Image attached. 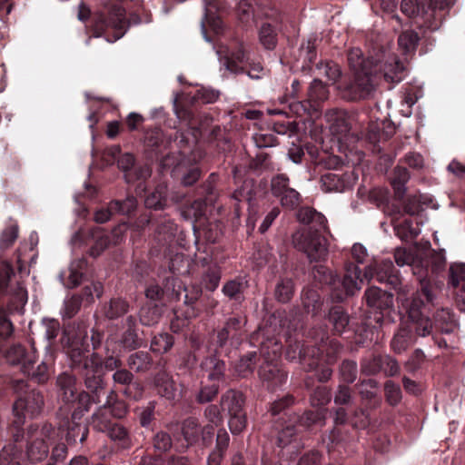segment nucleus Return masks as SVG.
Returning a JSON list of instances; mask_svg holds the SVG:
<instances>
[{
    "label": "nucleus",
    "instance_id": "f257e3e1",
    "mask_svg": "<svg viewBox=\"0 0 465 465\" xmlns=\"http://www.w3.org/2000/svg\"><path fill=\"white\" fill-rule=\"evenodd\" d=\"M374 277L378 282L390 284L398 291L397 299L405 310L414 332L420 337L430 335L433 325L426 314V302L418 291L412 293L411 298L406 297L409 288L407 285L402 286L401 279L391 260L381 261L376 268L366 267L362 276L360 268L350 262L345 267L342 279L331 272H328L327 274H324V282L331 286L332 299L336 302H342L361 289L364 279L371 280Z\"/></svg>",
    "mask_w": 465,
    "mask_h": 465
},
{
    "label": "nucleus",
    "instance_id": "f03ea898",
    "mask_svg": "<svg viewBox=\"0 0 465 465\" xmlns=\"http://www.w3.org/2000/svg\"><path fill=\"white\" fill-rule=\"evenodd\" d=\"M348 62L353 71V80L344 87L343 95L351 101L366 99L374 91L375 80L384 79L387 83L398 84L406 75L404 61L388 48H381L365 59L359 48H352L348 54Z\"/></svg>",
    "mask_w": 465,
    "mask_h": 465
},
{
    "label": "nucleus",
    "instance_id": "7ed1b4c3",
    "mask_svg": "<svg viewBox=\"0 0 465 465\" xmlns=\"http://www.w3.org/2000/svg\"><path fill=\"white\" fill-rule=\"evenodd\" d=\"M65 353L70 360V367L79 371L84 380V384L90 391L97 392L103 389L102 359L90 351L88 336L85 331L74 333L65 331Z\"/></svg>",
    "mask_w": 465,
    "mask_h": 465
},
{
    "label": "nucleus",
    "instance_id": "20e7f679",
    "mask_svg": "<svg viewBox=\"0 0 465 465\" xmlns=\"http://www.w3.org/2000/svg\"><path fill=\"white\" fill-rule=\"evenodd\" d=\"M260 352L264 361L259 367V377L269 390H275L287 380V372L281 368L278 361L282 345L275 338L268 339L262 342Z\"/></svg>",
    "mask_w": 465,
    "mask_h": 465
},
{
    "label": "nucleus",
    "instance_id": "39448f33",
    "mask_svg": "<svg viewBox=\"0 0 465 465\" xmlns=\"http://www.w3.org/2000/svg\"><path fill=\"white\" fill-rule=\"evenodd\" d=\"M448 0H402L401 12L422 27L435 31L441 25L440 12L449 6Z\"/></svg>",
    "mask_w": 465,
    "mask_h": 465
},
{
    "label": "nucleus",
    "instance_id": "423d86ee",
    "mask_svg": "<svg viewBox=\"0 0 465 465\" xmlns=\"http://www.w3.org/2000/svg\"><path fill=\"white\" fill-rule=\"evenodd\" d=\"M129 25V22L125 18V10L121 6L114 5L107 15L100 14L95 17L93 25L94 35L95 37H100L112 31L113 38L106 37V40L113 43L124 35Z\"/></svg>",
    "mask_w": 465,
    "mask_h": 465
},
{
    "label": "nucleus",
    "instance_id": "0eeeda50",
    "mask_svg": "<svg viewBox=\"0 0 465 465\" xmlns=\"http://www.w3.org/2000/svg\"><path fill=\"white\" fill-rule=\"evenodd\" d=\"M27 456L32 462L45 460L49 453L47 442L54 441L58 433L52 424L45 423L41 428L30 426L28 429Z\"/></svg>",
    "mask_w": 465,
    "mask_h": 465
},
{
    "label": "nucleus",
    "instance_id": "6e6552de",
    "mask_svg": "<svg viewBox=\"0 0 465 465\" xmlns=\"http://www.w3.org/2000/svg\"><path fill=\"white\" fill-rule=\"evenodd\" d=\"M293 246L304 252L311 262H320L328 254L327 241L312 231H298L292 234Z\"/></svg>",
    "mask_w": 465,
    "mask_h": 465
},
{
    "label": "nucleus",
    "instance_id": "1a4fd4ad",
    "mask_svg": "<svg viewBox=\"0 0 465 465\" xmlns=\"http://www.w3.org/2000/svg\"><path fill=\"white\" fill-rule=\"evenodd\" d=\"M331 134L339 140L347 136L353 129L362 128L367 119L365 114L348 113L343 110H331L326 114Z\"/></svg>",
    "mask_w": 465,
    "mask_h": 465
},
{
    "label": "nucleus",
    "instance_id": "9d476101",
    "mask_svg": "<svg viewBox=\"0 0 465 465\" xmlns=\"http://www.w3.org/2000/svg\"><path fill=\"white\" fill-rule=\"evenodd\" d=\"M394 259L399 266L410 265L413 275L420 282V289L418 291L425 298L426 303H432L435 298L434 293L430 292L429 283L425 281L429 275V269L423 266V262L419 261L420 257L407 251L405 248H397L394 252Z\"/></svg>",
    "mask_w": 465,
    "mask_h": 465
},
{
    "label": "nucleus",
    "instance_id": "9b49d317",
    "mask_svg": "<svg viewBox=\"0 0 465 465\" xmlns=\"http://www.w3.org/2000/svg\"><path fill=\"white\" fill-rule=\"evenodd\" d=\"M27 299V291L18 282L11 291V299L6 307L0 309V336L2 338L7 339L13 334L14 325L8 316L14 313L22 314Z\"/></svg>",
    "mask_w": 465,
    "mask_h": 465
},
{
    "label": "nucleus",
    "instance_id": "f8f14e48",
    "mask_svg": "<svg viewBox=\"0 0 465 465\" xmlns=\"http://www.w3.org/2000/svg\"><path fill=\"white\" fill-rule=\"evenodd\" d=\"M271 191L272 195L280 200L283 208L293 210L300 204L301 195L290 186V179L286 174L281 173L272 177Z\"/></svg>",
    "mask_w": 465,
    "mask_h": 465
},
{
    "label": "nucleus",
    "instance_id": "ddd939ff",
    "mask_svg": "<svg viewBox=\"0 0 465 465\" xmlns=\"http://www.w3.org/2000/svg\"><path fill=\"white\" fill-rule=\"evenodd\" d=\"M44 405L43 395L35 391H30L25 396H20L13 406L14 414L16 416L15 422L23 423L25 417H35L38 415Z\"/></svg>",
    "mask_w": 465,
    "mask_h": 465
},
{
    "label": "nucleus",
    "instance_id": "4468645a",
    "mask_svg": "<svg viewBox=\"0 0 465 465\" xmlns=\"http://www.w3.org/2000/svg\"><path fill=\"white\" fill-rule=\"evenodd\" d=\"M118 167L124 172V179L128 183L140 182L138 189L143 191V182L148 179L152 171L146 164L136 165L134 156L126 153L122 154L117 161Z\"/></svg>",
    "mask_w": 465,
    "mask_h": 465
},
{
    "label": "nucleus",
    "instance_id": "2eb2a0df",
    "mask_svg": "<svg viewBox=\"0 0 465 465\" xmlns=\"http://www.w3.org/2000/svg\"><path fill=\"white\" fill-rule=\"evenodd\" d=\"M320 349L314 346H304L301 342L290 344L286 351L289 361H299L307 371L314 370L319 364Z\"/></svg>",
    "mask_w": 465,
    "mask_h": 465
},
{
    "label": "nucleus",
    "instance_id": "dca6fc26",
    "mask_svg": "<svg viewBox=\"0 0 465 465\" xmlns=\"http://www.w3.org/2000/svg\"><path fill=\"white\" fill-rule=\"evenodd\" d=\"M247 321L243 316L230 317L224 327L217 334V343L223 347L228 341L232 346H237L241 343L243 335V327Z\"/></svg>",
    "mask_w": 465,
    "mask_h": 465
},
{
    "label": "nucleus",
    "instance_id": "f3484780",
    "mask_svg": "<svg viewBox=\"0 0 465 465\" xmlns=\"http://www.w3.org/2000/svg\"><path fill=\"white\" fill-rule=\"evenodd\" d=\"M36 350L34 344L28 348L21 344H15L6 351L7 361L12 365L20 366L23 373L30 371L32 364L36 362Z\"/></svg>",
    "mask_w": 465,
    "mask_h": 465
},
{
    "label": "nucleus",
    "instance_id": "a211bd4d",
    "mask_svg": "<svg viewBox=\"0 0 465 465\" xmlns=\"http://www.w3.org/2000/svg\"><path fill=\"white\" fill-rule=\"evenodd\" d=\"M77 415L76 412H73L71 420L66 419L61 421L58 426L60 432H65V440L69 445L76 443L77 440L84 442L88 436L89 430L87 426L77 421L81 419Z\"/></svg>",
    "mask_w": 465,
    "mask_h": 465
},
{
    "label": "nucleus",
    "instance_id": "6ab92c4d",
    "mask_svg": "<svg viewBox=\"0 0 465 465\" xmlns=\"http://www.w3.org/2000/svg\"><path fill=\"white\" fill-rule=\"evenodd\" d=\"M364 297L367 305L382 312L393 307V295L379 287H370L365 291Z\"/></svg>",
    "mask_w": 465,
    "mask_h": 465
},
{
    "label": "nucleus",
    "instance_id": "aec40b11",
    "mask_svg": "<svg viewBox=\"0 0 465 465\" xmlns=\"http://www.w3.org/2000/svg\"><path fill=\"white\" fill-rule=\"evenodd\" d=\"M250 57L242 44H238L234 49L226 52L222 63L232 73H245L243 64L249 62Z\"/></svg>",
    "mask_w": 465,
    "mask_h": 465
},
{
    "label": "nucleus",
    "instance_id": "412c9836",
    "mask_svg": "<svg viewBox=\"0 0 465 465\" xmlns=\"http://www.w3.org/2000/svg\"><path fill=\"white\" fill-rule=\"evenodd\" d=\"M120 228H115L112 231L111 235L104 232L98 230L93 234L94 242L90 248V255L93 257L99 256L112 242L118 244L122 238L120 237Z\"/></svg>",
    "mask_w": 465,
    "mask_h": 465
},
{
    "label": "nucleus",
    "instance_id": "4be33fe9",
    "mask_svg": "<svg viewBox=\"0 0 465 465\" xmlns=\"http://www.w3.org/2000/svg\"><path fill=\"white\" fill-rule=\"evenodd\" d=\"M419 261H422L423 266L429 269V275L425 281L429 283L430 292L433 293L430 277L439 273L445 268V257L442 253L437 252L434 250H428L424 255L420 256Z\"/></svg>",
    "mask_w": 465,
    "mask_h": 465
},
{
    "label": "nucleus",
    "instance_id": "5701e85b",
    "mask_svg": "<svg viewBox=\"0 0 465 465\" xmlns=\"http://www.w3.org/2000/svg\"><path fill=\"white\" fill-rule=\"evenodd\" d=\"M327 322L336 334H341L349 326L350 316L341 305L332 306L328 312Z\"/></svg>",
    "mask_w": 465,
    "mask_h": 465
},
{
    "label": "nucleus",
    "instance_id": "b1692460",
    "mask_svg": "<svg viewBox=\"0 0 465 465\" xmlns=\"http://www.w3.org/2000/svg\"><path fill=\"white\" fill-rule=\"evenodd\" d=\"M56 383L62 401L65 403L74 402L77 393L75 377L70 373L64 372L57 377Z\"/></svg>",
    "mask_w": 465,
    "mask_h": 465
},
{
    "label": "nucleus",
    "instance_id": "393cba45",
    "mask_svg": "<svg viewBox=\"0 0 465 465\" xmlns=\"http://www.w3.org/2000/svg\"><path fill=\"white\" fill-rule=\"evenodd\" d=\"M115 396H117L115 391L112 390L107 396L105 403L99 407L97 411L92 415L91 424L95 430L105 432L113 424L109 419L108 407H111V399L114 398Z\"/></svg>",
    "mask_w": 465,
    "mask_h": 465
},
{
    "label": "nucleus",
    "instance_id": "a878e982",
    "mask_svg": "<svg viewBox=\"0 0 465 465\" xmlns=\"http://www.w3.org/2000/svg\"><path fill=\"white\" fill-rule=\"evenodd\" d=\"M321 188L325 193H341L350 186L347 176L336 173L322 175Z\"/></svg>",
    "mask_w": 465,
    "mask_h": 465
},
{
    "label": "nucleus",
    "instance_id": "bb28decb",
    "mask_svg": "<svg viewBox=\"0 0 465 465\" xmlns=\"http://www.w3.org/2000/svg\"><path fill=\"white\" fill-rule=\"evenodd\" d=\"M244 399L242 392L228 390L221 397V409L228 414H235L243 411Z\"/></svg>",
    "mask_w": 465,
    "mask_h": 465
},
{
    "label": "nucleus",
    "instance_id": "cd10ccee",
    "mask_svg": "<svg viewBox=\"0 0 465 465\" xmlns=\"http://www.w3.org/2000/svg\"><path fill=\"white\" fill-rule=\"evenodd\" d=\"M154 386L157 393L168 401H173L177 395V389L175 387L173 378L166 372H159L154 377Z\"/></svg>",
    "mask_w": 465,
    "mask_h": 465
},
{
    "label": "nucleus",
    "instance_id": "c85d7f7f",
    "mask_svg": "<svg viewBox=\"0 0 465 465\" xmlns=\"http://www.w3.org/2000/svg\"><path fill=\"white\" fill-rule=\"evenodd\" d=\"M434 324L443 333L453 332L458 327V322L448 308L438 310L434 314Z\"/></svg>",
    "mask_w": 465,
    "mask_h": 465
},
{
    "label": "nucleus",
    "instance_id": "c756f323",
    "mask_svg": "<svg viewBox=\"0 0 465 465\" xmlns=\"http://www.w3.org/2000/svg\"><path fill=\"white\" fill-rule=\"evenodd\" d=\"M144 205L149 209H164L167 205V185L159 183L154 190L145 197Z\"/></svg>",
    "mask_w": 465,
    "mask_h": 465
},
{
    "label": "nucleus",
    "instance_id": "7c9ffc66",
    "mask_svg": "<svg viewBox=\"0 0 465 465\" xmlns=\"http://www.w3.org/2000/svg\"><path fill=\"white\" fill-rule=\"evenodd\" d=\"M202 368L208 372L211 381H223L225 373V363L216 356H210L202 362Z\"/></svg>",
    "mask_w": 465,
    "mask_h": 465
},
{
    "label": "nucleus",
    "instance_id": "2f4dec72",
    "mask_svg": "<svg viewBox=\"0 0 465 465\" xmlns=\"http://www.w3.org/2000/svg\"><path fill=\"white\" fill-rule=\"evenodd\" d=\"M153 364L151 355L146 351H136L128 356L127 365L136 372H145Z\"/></svg>",
    "mask_w": 465,
    "mask_h": 465
},
{
    "label": "nucleus",
    "instance_id": "473e14b6",
    "mask_svg": "<svg viewBox=\"0 0 465 465\" xmlns=\"http://www.w3.org/2000/svg\"><path fill=\"white\" fill-rule=\"evenodd\" d=\"M175 232V223L171 219L163 217L155 229V238L159 242L164 244L173 241Z\"/></svg>",
    "mask_w": 465,
    "mask_h": 465
},
{
    "label": "nucleus",
    "instance_id": "72a5a7b5",
    "mask_svg": "<svg viewBox=\"0 0 465 465\" xmlns=\"http://www.w3.org/2000/svg\"><path fill=\"white\" fill-rule=\"evenodd\" d=\"M299 430L300 429L293 420H290L285 425H282V428L278 430L276 437L277 446L283 449L291 444L294 440Z\"/></svg>",
    "mask_w": 465,
    "mask_h": 465
},
{
    "label": "nucleus",
    "instance_id": "f704fd0d",
    "mask_svg": "<svg viewBox=\"0 0 465 465\" xmlns=\"http://www.w3.org/2000/svg\"><path fill=\"white\" fill-rule=\"evenodd\" d=\"M182 433L188 444L196 443L201 435V426L198 420L193 417L185 419L182 423Z\"/></svg>",
    "mask_w": 465,
    "mask_h": 465
},
{
    "label": "nucleus",
    "instance_id": "c9c22d12",
    "mask_svg": "<svg viewBox=\"0 0 465 465\" xmlns=\"http://www.w3.org/2000/svg\"><path fill=\"white\" fill-rule=\"evenodd\" d=\"M410 180V173L405 167L397 166L393 171L391 185L398 198H402L406 192L405 184Z\"/></svg>",
    "mask_w": 465,
    "mask_h": 465
},
{
    "label": "nucleus",
    "instance_id": "e433bc0d",
    "mask_svg": "<svg viewBox=\"0 0 465 465\" xmlns=\"http://www.w3.org/2000/svg\"><path fill=\"white\" fill-rule=\"evenodd\" d=\"M292 420L299 429H307L314 424L322 425L324 420V411L322 410L308 411H305L302 416L294 417Z\"/></svg>",
    "mask_w": 465,
    "mask_h": 465
},
{
    "label": "nucleus",
    "instance_id": "4c0bfd02",
    "mask_svg": "<svg viewBox=\"0 0 465 465\" xmlns=\"http://www.w3.org/2000/svg\"><path fill=\"white\" fill-rule=\"evenodd\" d=\"M105 432L112 440L117 442L121 447L129 448L131 446V438L124 426L113 423Z\"/></svg>",
    "mask_w": 465,
    "mask_h": 465
},
{
    "label": "nucleus",
    "instance_id": "58836bf2",
    "mask_svg": "<svg viewBox=\"0 0 465 465\" xmlns=\"http://www.w3.org/2000/svg\"><path fill=\"white\" fill-rule=\"evenodd\" d=\"M302 300L303 307L308 313L316 315L322 310V302L316 291L312 289L303 291Z\"/></svg>",
    "mask_w": 465,
    "mask_h": 465
},
{
    "label": "nucleus",
    "instance_id": "ea45409f",
    "mask_svg": "<svg viewBox=\"0 0 465 465\" xmlns=\"http://www.w3.org/2000/svg\"><path fill=\"white\" fill-rule=\"evenodd\" d=\"M104 389V384L103 383V389L100 390L97 394L94 391H91L94 394L93 397L85 391L76 393L75 401L77 400L78 410H75L74 412L78 414V418H81L84 412L88 411L93 403L100 402L99 397Z\"/></svg>",
    "mask_w": 465,
    "mask_h": 465
},
{
    "label": "nucleus",
    "instance_id": "a19ab883",
    "mask_svg": "<svg viewBox=\"0 0 465 465\" xmlns=\"http://www.w3.org/2000/svg\"><path fill=\"white\" fill-rule=\"evenodd\" d=\"M256 351H251L242 356L235 365V371L240 377L245 378L253 372L257 362Z\"/></svg>",
    "mask_w": 465,
    "mask_h": 465
},
{
    "label": "nucleus",
    "instance_id": "79ce46f5",
    "mask_svg": "<svg viewBox=\"0 0 465 465\" xmlns=\"http://www.w3.org/2000/svg\"><path fill=\"white\" fill-rule=\"evenodd\" d=\"M419 41L420 37L415 31L406 30L399 35L398 45L402 52L408 54L416 50Z\"/></svg>",
    "mask_w": 465,
    "mask_h": 465
},
{
    "label": "nucleus",
    "instance_id": "37998d69",
    "mask_svg": "<svg viewBox=\"0 0 465 465\" xmlns=\"http://www.w3.org/2000/svg\"><path fill=\"white\" fill-rule=\"evenodd\" d=\"M294 293V284L291 279H282L275 286V299L282 303L291 301Z\"/></svg>",
    "mask_w": 465,
    "mask_h": 465
},
{
    "label": "nucleus",
    "instance_id": "c03bdc74",
    "mask_svg": "<svg viewBox=\"0 0 465 465\" xmlns=\"http://www.w3.org/2000/svg\"><path fill=\"white\" fill-rule=\"evenodd\" d=\"M259 40L267 50H273L277 45V33L271 24L264 23L259 30Z\"/></svg>",
    "mask_w": 465,
    "mask_h": 465
},
{
    "label": "nucleus",
    "instance_id": "a18cd8bd",
    "mask_svg": "<svg viewBox=\"0 0 465 465\" xmlns=\"http://www.w3.org/2000/svg\"><path fill=\"white\" fill-rule=\"evenodd\" d=\"M129 311V304L126 301L115 298L111 299L104 308V314L108 319L114 320L122 317Z\"/></svg>",
    "mask_w": 465,
    "mask_h": 465
},
{
    "label": "nucleus",
    "instance_id": "49530a36",
    "mask_svg": "<svg viewBox=\"0 0 465 465\" xmlns=\"http://www.w3.org/2000/svg\"><path fill=\"white\" fill-rule=\"evenodd\" d=\"M221 276V268L217 264H213L203 274L202 283L206 290L213 292L219 286Z\"/></svg>",
    "mask_w": 465,
    "mask_h": 465
},
{
    "label": "nucleus",
    "instance_id": "de8ad7c7",
    "mask_svg": "<svg viewBox=\"0 0 465 465\" xmlns=\"http://www.w3.org/2000/svg\"><path fill=\"white\" fill-rule=\"evenodd\" d=\"M410 341V331L407 328H401L391 339V347L395 353H402L408 349Z\"/></svg>",
    "mask_w": 465,
    "mask_h": 465
},
{
    "label": "nucleus",
    "instance_id": "09e8293b",
    "mask_svg": "<svg viewBox=\"0 0 465 465\" xmlns=\"http://www.w3.org/2000/svg\"><path fill=\"white\" fill-rule=\"evenodd\" d=\"M173 337L168 333L155 335L151 341V350L156 353H165L173 346Z\"/></svg>",
    "mask_w": 465,
    "mask_h": 465
},
{
    "label": "nucleus",
    "instance_id": "8fccbe9b",
    "mask_svg": "<svg viewBox=\"0 0 465 465\" xmlns=\"http://www.w3.org/2000/svg\"><path fill=\"white\" fill-rule=\"evenodd\" d=\"M128 329L124 333L121 342L124 347L128 349H135L138 346L137 335L134 331L136 320L133 315H130L125 320Z\"/></svg>",
    "mask_w": 465,
    "mask_h": 465
},
{
    "label": "nucleus",
    "instance_id": "3c124183",
    "mask_svg": "<svg viewBox=\"0 0 465 465\" xmlns=\"http://www.w3.org/2000/svg\"><path fill=\"white\" fill-rule=\"evenodd\" d=\"M383 355H373L364 358L361 362V371L367 375H374L382 369Z\"/></svg>",
    "mask_w": 465,
    "mask_h": 465
},
{
    "label": "nucleus",
    "instance_id": "603ef678",
    "mask_svg": "<svg viewBox=\"0 0 465 465\" xmlns=\"http://www.w3.org/2000/svg\"><path fill=\"white\" fill-rule=\"evenodd\" d=\"M19 227L15 223H10L0 235V248L11 247L18 237Z\"/></svg>",
    "mask_w": 465,
    "mask_h": 465
},
{
    "label": "nucleus",
    "instance_id": "864d4df0",
    "mask_svg": "<svg viewBox=\"0 0 465 465\" xmlns=\"http://www.w3.org/2000/svg\"><path fill=\"white\" fill-rule=\"evenodd\" d=\"M83 297L77 294H74L66 298L64 302V307L61 310L63 318L70 319L74 317L79 311Z\"/></svg>",
    "mask_w": 465,
    "mask_h": 465
},
{
    "label": "nucleus",
    "instance_id": "5fc2aeb1",
    "mask_svg": "<svg viewBox=\"0 0 465 465\" xmlns=\"http://www.w3.org/2000/svg\"><path fill=\"white\" fill-rule=\"evenodd\" d=\"M49 358L50 359L43 361L36 368H35V364H32L30 371L24 372V374L28 377H31L39 383L46 381L48 379V364L53 361L52 355H50Z\"/></svg>",
    "mask_w": 465,
    "mask_h": 465
},
{
    "label": "nucleus",
    "instance_id": "6e6d98bb",
    "mask_svg": "<svg viewBox=\"0 0 465 465\" xmlns=\"http://www.w3.org/2000/svg\"><path fill=\"white\" fill-rule=\"evenodd\" d=\"M308 95L312 101H323L328 97L327 87L321 80L314 79L309 87Z\"/></svg>",
    "mask_w": 465,
    "mask_h": 465
},
{
    "label": "nucleus",
    "instance_id": "4d7b16f0",
    "mask_svg": "<svg viewBox=\"0 0 465 465\" xmlns=\"http://www.w3.org/2000/svg\"><path fill=\"white\" fill-rule=\"evenodd\" d=\"M137 206V201L134 196H127L123 201H113L111 202V209H114L115 213L122 214H129L135 210Z\"/></svg>",
    "mask_w": 465,
    "mask_h": 465
},
{
    "label": "nucleus",
    "instance_id": "13d9d810",
    "mask_svg": "<svg viewBox=\"0 0 465 465\" xmlns=\"http://www.w3.org/2000/svg\"><path fill=\"white\" fill-rule=\"evenodd\" d=\"M153 446L154 450L160 453L166 452L173 446L172 438L165 431H158L153 438Z\"/></svg>",
    "mask_w": 465,
    "mask_h": 465
},
{
    "label": "nucleus",
    "instance_id": "bf43d9fd",
    "mask_svg": "<svg viewBox=\"0 0 465 465\" xmlns=\"http://www.w3.org/2000/svg\"><path fill=\"white\" fill-rule=\"evenodd\" d=\"M341 380L347 383H352L357 378V364L353 361H343L340 367Z\"/></svg>",
    "mask_w": 465,
    "mask_h": 465
},
{
    "label": "nucleus",
    "instance_id": "052dcab7",
    "mask_svg": "<svg viewBox=\"0 0 465 465\" xmlns=\"http://www.w3.org/2000/svg\"><path fill=\"white\" fill-rule=\"evenodd\" d=\"M450 283L453 287L465 283V263H453L450 267Z\"/></svg>",
    "mask_w": 465,
    "mask_h": 465
},
{
    "label": "nucleus",
    "instance_id": "680f3d73",
    "mask_svg": "<svg viewBox=\"0 0 465 465\" xmlns=\"http://www.w3.org/2000/svg\"><path fill=\"white\" fill-rule=\"evenodd\" d=\"M245 283L240 280H232L227 282L223 287V292L230 299H237L238 295L242 293L245 289Z\"/></svg>",
    "mask_w": 465,
    "mask_h": 465
},
{
    "label": "nucleus",
    "instance_id": "e2e57ef3",
    "mask_svg": "<svg viewBox=\"0 0 465 465\" xmlns=\"http://www.w3.org/2000/svg\"><path fill=\"white\" fill-rule=\"evenodd\" d=\"M14 275L12 266L7 262L0 263V295L5 294L11 277Z\"/></svg>",
    "mask_w": 465,
    "mask_h": 465
},
{
    "label": "nucleus",
    "instance_id": "0e129e2a",
    "mask_svg": "<svg viewBox=\"0 0 465 465\" xmlns=\"http://www.w3.org/2000/svg\"><path fill=\"white\" fill-rule=\"evenodd\" d=\"M385 395L391 405H396L401 400V391L398 384L392 381H388L384 385Z\"/></svg>",
    "mask_w": 465,
    "mask_h": 465
},
{
    "label": "nucleus",
    "instance_id": "69168bd1",
    "mask_svg": "<svg viewBox=\"0 0 465 465\" xmlns=\"http://www.w3.org/2000/svg\"><path fill=\"white\" fill-rule=\"evenodd\" d=\"M321 74L325 75L331 81H336L341 75L338 64L332 62L321 63L317 65Z\"/></svg>",
    "mask_w": 465,
    "mask_h": 465
},
{
    "label": "nucleus",
    "instance_id": "338daca9",
    "mask_svg": "<svg viewBox=\"0 0 465 465\" xmlns=\"http://www.w3.org/2000/svg\"><path fill=\"white\" fill-rule=\"evenodd\" d=\"M330 401L331 393L326 387H317L311 396V403L316 407L324 406Z\"/></svg>",
    "mask_w": 465,
    "mask_h": 465
},
{
    "label": "nucleus",
    "instance_id": "774afa93",
    "mask_svg": "<svg viewBox=\"0 0 465 465\" xmlns=\"http://www.w3.org/2000/svg\"><path fill=\"white\" fill-rule=\"evenodd\" d=\"M229 428L232 434L241 433L246 426V415L244 411L230 414Z\"/></svg>",
    "mask_w": 465,
    "mask_h": 465
}]
</instances>
